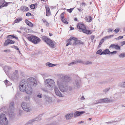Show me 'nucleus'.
<instances>
[{
  "instance_id": "obj_1",
  "label": "nucleus",
  "mask_w": 125,
  "mask_h": 125,
  "mask_svg": "<svg viewBox=\"0 0 125 125\" xmlns=\"http://www.w3.org/2000/svg\"><path fill=\"white\" fill-rule=\"evenodd\" d=\"M70 78L67 76H62L58 80L57 85L60 90L63 92H66L67 90V86L66 85V83L70 81Z\"/></svg>"
},
{
  "instance_id": "obj_2",
  "label": "nucleus",
  "mask_w": 125,
  "mask_h": 125,
  "mask_svg": "<svg viewBox=\"0 0 125 125\" xmlns=\"http://www.w3.org/2000/svg\"><path fill=\"white\" fill-rule=\"evenodd\" d=\"M29 84L31 86H36L37 84V82L33 78H30L28 79L27 81L25 82L23 80L21 81V83L19 85V88L21 91H25V88L27 86V85Z\"/></svg>"
},
{
  "instance_id": "obj_3",
  "label": "nucleus",
  "mask_w": 125,
  "mask_h": 125,
  "mask_svg": "<svg viewBox=\"0 0 125 125\" xmlns=\"http://www.w3.org/2000/svg\"><path fill=\"white\" fill-rule=\"evenodd\" d=\"M45 83L48 90H52L53 89L55 85V82L53 80L50 79H47L45 80Z\"/></svg>"
},
{
  "instance_id": "obj_4",
  "label": "nucleus",
  "mask_w": 125,
  "mask_h": 125,
  "mask_svg": "<svg viewBox=\"0 0 125 125\" xmlns=\"http://www.w3.org/2000/svg\"><path fill=\"white\" fill-rule=\"evenodd\" d=\"M77 28L80 31H82L83 32L86 34H91L92 33L91 31L86 30L84 25L82 23H80L78 24Z\"/></svg>"
},
{
  "instance_id": "obj_5",
  "label": "nucleus",
  "mask_w": 125,
  "mask_h": 125,
  "mask_svg": "<svg viewBox=\"0 0 125 125\" xmlns=\"http://www.w3.org/2000/svg\"><path fill=\"white\" fill-rule=\"evenodd\" d=\"M42 40L51 48H54V44L52 41L45 36L42 37Z\"/></svg>"
},
{
  "instance_id": "obj_6",
  "label": "nucleus",
  "mask_w": 125,
  "mask_h": 125,
  "mask_svg": "<svg viewBox=\"0 0 125 125\" xmlns=\"http://www.w3.org/2000/svg\"><path fill=\"white\" fill-rule=\"evenodd\" d=\"M8 120L5 115L3 114L0 115V125H7Z\"/></svg>"
},
{
  "instance_id": "obj_7",
  "label": "nucleus",
  "mask_w": 125,
  "mask_h": 125,
  "mask_svg": "<svg viewBox=\"0 0 125 125\" xmlns=\"http://www.w3.org/2000/svg\"><path fill=\"white\" fill-rule=\"evenodd\" d=\"M28 39L29 41L34 44L38 43L41 41V39L39 38L33 36L28 37Z\"/></svg>"
},
{
  "instance_id": "obj_8",
  "label": "nucleus",
  "mask_w": 125,
  "mask_h": 125,
  "mask_svg": "<svg viewBox=\"0 0 125 125\" xmlns=\"http://www.w3.org/2000/svg\"><path fill=\"white\" fill-rule=\"evenodd\" d=\"M36 86H31L29 84V83H28V84L27 85V86L25 88V91L26 93L28 94H31L32 92V90L31 87H32L33 86L35 87Z\"/></svg>"
},
{
  "instance_id": "obj_9",
  "label": "nucleus",
  "mask_w": 125,
  "mask_h": 125,
  "mask_svg": "<svg viewBox=\"0 0 125 125\" xmlns=\"http://www.w3.org/2000/svg\"><path fill=\"white\" fill-rule=\"evenodd\" d=\"M21 106L24 111L27 112H29L31 110V108L28 104L25 102H23L22 103Z\"/></svg>"
},
{
  "instance_id": "obj_10",
  "label": "nucleus",
  "mask_w": 125,
  "mask_h": 125,
  "mask_svg": "<svg viewBox=\"0 0 125 125\" xmlns=\"http://www.w3.org/2000/svg\"><path fill=\"white\" fill-rule=\"evenodd\" d=\"M18 73V70H15L13 72V75L10 76V78L13 80H17L19 78Z\"/></svg>"
},
{
  "instance_id": "obj_11",
  "label": "nucleus",
  "mask_w": 125,
  "mask_h": 125,
  "mask_svg": "<svg viewBox=\"0 0 125 125\" xmlns=\"http://www.w3.org/2000/svg\"><path fill=\"white\" fill-rule=\"evenodd\" d=\"M71 39H73V40L74 41L73 42V45H75L77 44H83L84 43L82 42L80 40H78V39L73 37H71Z\"/></svg>"
},
{
  "instance_id": "obj_12",
  "label": "nucleus",
  "mask_w": 125,
  "mask_h": 125,
  "mask_svg": "<svg viewBox=\"0 0 125 125\" xmlns=\"http://www.w3.org/2000/svg\"><path fill=\"white\" fill-rule=\"evenodd\" d=\"M73 86L74 88L77 89L79 88L81 86L80 81L78 80H75L73 82Z\"/></svg>"
},
{
  "instance_id": "obj_13",
  "label": "nucleus",
  "mask_w": 125,
  "mask_h": 125,
  "mask_svg": "<svg viewBox=\"0 0 125 125\" xmlns=\"http://www.w3.org/2000/svg\"><path fill=\"white\" fill-rule=\"evenodd\" d=\"M41 116L42 115H39L35 119L30 120L25 124V125H28L29 124H31L33 123L35 121H39L41 119V118H40Z\"/></svg>"
},
{
  "instance_id": "obj_14",
  "label": "nucleus",
  "mask_w": 125,
  "mask_h": 125,
  "mask_svg": "<svg viewBox=\"0 0 125 125\" xmlns=\"http://www.w3.org/2000/svg\"><path fill=\"white\" fill-rule=\"evenodd\" d=\"M54 91L55 94L57 96L60 97H64V95L61 93L57 87L55 86L54 87Z\"/></svg>"
},
{
  "instance_id": "obj_15",
  "label": "nucleus",
  "mask_w": 125,
  "mask_h": 125,
  "mask_svg": "<svg viewBox=\"0 0 125 125\" xmlns=\"http://www.w3.org/2000/svg\"><path fill=\"white\" fill-rule=\"evenodd\" d=\"M109 48H112L115 49L116 50H120L121 46H119L118 44H111Z\"/></svg>"
},
{
  "instance_id": "obj_16",
  "label": "nucleus",
  "mask_w": 125,
  "mask_h": 125,
  "mask_svg": "<svg viewBox=\"0 0 125 125\" xmlns=\"http://www.w3.org/2000/svg\"><path fill=\"white\" fill-rule=\"evenodd\" d=\"M110 102L109 99L107 98L101 99L98 101V102L96 103L93 104H94L99 103H107Z\"/></svg>"
},
{
  "instance_id": "obj_17",
  "label": "nucleus",
  "mask_w": 125,
  "mask_h": 125,
  "mask_svg": "<svg viewBox=\"0 0 125 125\" xmlns=\"http://www.w3.org/2000/svg\"><path fill=\"white\" fill-rule=\"evenodd\" d=\"M14 41H13L12 40H10L9 39H8L5 41L4 46H7L9 44H14Z\"/></svg>"
},
{
  "instance_id": "obj_18",
  "label": "nucleus",
  "mask_w": 125,
  "mask_h": 125,
  "mask_svg": "<svg viewBox=\"0 0 125 125\" xmlns=\"http://www.w3.org/2000/svg\"><path fill=\"white\" fill-rule=\"evenodd\" d=\"M10 2H4V0H0V4H1L0 5V7H2L4 6H6L8 5V4Z\"/></svg>"
},
{
  "instance_id": "obj_19",
  "label": "nucleus",
  "mask_w": 125,
  "mask_h": 125,
  "mask_svg": "<svg viewBox=\"0 0 125 125\" xmlns=\"http://www.w3.org/2000/svg\"><path fill=\"white\" fill-rule=\"evenodd\" d=\"M85 113V112L84 111H77L75 112L74 116V117L78 116Z\"/></svg>"
},
{
  "instance_id": "obj_20",
  "label": "nucleus",
  "mask_w": 125,
  "mask_h": 125,
  "mask_svg": "<svg viewBox=\"0 0 125 125\" xmlns=\"http://www.w3.org/2000/svg\"><path fill=\"white\" fill-rule=\"evenodd\" d=\"M11 69V67L8 66H5L4 68V70L7 74L8 72L10 71Z\"/></svg>"
},
{
  "instance_id": "obj_21",
  "label": "nucleus",
  "mask_w": 125,
  "mask_h": 125,
  "mask_svg": "<svg viewBox=\"0 0 125 125\" xmlns=\"http://www.w3.org/2000/svg\"><path fill=\"white\" fill-rule=\"evenodd\" d=\"M45 8L46 9V16H49L51 14L50 8L47 6H46Z\"/></svg>"
},
{
  "instance_id": "obj_22",
  "label": "nucleus",
  "mask_w": 125,
  "mask_h": 125,
  "mask_svg": "<svg viewBox=\"0 0 125 125\" xmlns=\"http://www.w3.org/2000/svg\"><path fill=\"white\" fill-rule=\"evenodd\" d=\"M19 10H21L23 12L28 11L29 10L28 7H27L25 6H21L20 9H19Z\"/></svg>"
},
{
  "instance_id": "obj_23",
  "label": "nucleus",
  "mask_w": 125,
  "mask_h": 125,
  "mask_svg": "<svg viewBox=\"0 0 125 125\" xmlns=\"http://www.w3.org/2000/svg\"><path fill=\"white\" fill-rule=\"evenodd\" d=\"M73 115V113H70L66 115L65 116V117L67 119H69L72 117Z\"/></svg>"
},
{
  "instance_id": "obj_24",
  "label": "nucleus",
  "mask_w": 125,
  "mask_h": 125,
  "mask_svg": "<svg viewBox=\"0 0 125 125\" xmlns=\"http://www.w3.org/2000/svg\"><path fill=\"white\" fill-rule=\"evenodd\" d=\"M85 18L86 21L88 22H91L92 20V18L90 16H86Z\"/></svg>"
},
{
  "instance_id": "obj_25",
  "label": "nucleus",
  "mask_w": 125,
  "mask_h": 125,
  "mask_svg": "<svg viewBox=\"0 0 125 125\" xmlns=\"http://www.w3.org/2000/svg\"><path fill=\"white\" fill-rule=\"evenodd\" d=\"M14 103L13 102H11L10 104L9 108L10 110V112H12L14 109Z\"/></svg>"
},
{
  "instance_id": "obj_26",
  "label": "nucleus",
  "mask_w": 125,
  "mask_h": 125,
  "mask_svg": "<svg viewBox=\"0 0 125 125\" xmlns=\"http://www.w3.org/2000/svg\"><path fill=\"white\" fill-rule=\"evenodd\" d=\"M45 97L46 101L48 103H50L52 102L51 98L48 96L47 95H45Z\"/></svg>"
},
{
  "instance_id": "obj_27",
  "label": "nucleus",
  "mask_w": 125,
  "mask_h": 125,
  "mask_svg": "<svg viewBox=\"0 0 125 125\" xmlns=\"http://www.w3.org/2000/svg\"><path fill=\"white\" fill-rule=\"evenodd\" d=\"M46 65L47 66L53 67L56 66L57 64H52L49 62H47L46 63Z\"/></svg>"
},
{
  "instance_id": "obj_28",
  "label": "nucleus",
  "mask_w": 125,
  "mask_h": 125,
  "mask_svg": "<svg viewBox=\"0 0 125 125\" xmlns=\"http://www.w3.org/2000/svg\"><path fill=\"white\" fill-rule=\"evenodd\" d=\"M25 21L27 24L30 27H32L33 26V25L32 23L29 21L27 19L25 20Z\"/></svg>"
},
{
  "instance_id": "obj_29",
  "label": "nucleus",
  "mask_w": 125,
  "mask_h": 125,
  "mask_svg": "<svg viewBox=\"0 0 125 125\" xmlns=\"http://www.w3.org/2000/svg\"><path fill=\"white\" fill-rule=\"evenodd\" d=\"M103 54H107L110 53V52L109 49H106L103 51Z\"/></svg>"
},
{
  "instance_id": "obj_30",
  "label": "nucleus",
  "mask_w": 125,
  "mask_h": 125,
  "mask_svg": "<svg viewBox=\"0 0 125 125\" xmlns=\"http://www.w3.org/2000/svg\"><path fill=\"white\" fill-rule=\"evenodd\" d=\"M82 62L81 60H78L76 61H75L74 62H73L71 63H70L68 64L69 66H71L73 65V64H75L77 63H80Z\"/></svg>"
},
{
  "instance_id": "obj_31",
  "label": "nucleus",
  "mask_w": 125,
  "mask_h": 125,
  "mask_svg": "<svg viewBox=\"0 0 125 125\" xmlns=\"http://www.w3.org/2000/svg\"><path fill=\"white\" fill-rule=\"evenodd\" d=\"M22 20V18H17L14 21V23H19L20 21H21Z\"/></svg>"
},
{
  "instance_id": "obj_32",
  "label": "nucleus",
  "mask_w": 125,
  "mask_h": 125,
  "mask_svg": "<svg viewBox=\"0 0 125 125\" xmlns=\"http://www.w3.org/2000/svg\"><path fill=\"white\" fill-rule=\"evenodd\" d=\"M71 37L68 40V42H69L68 43H67L66 45V46H68L70 44H73L72 42H72V40L73 39H71Z\"/></svg>"
},
{
  "instance_id": "obj_33",
  "label": "nucleus",
  "mask_w": 125,
  "mask_h": 125,
  "mask_svg": "<svg viewBox=\"0 0 125 125\" xmlns=\"http://www.w3.org/2000/svg\"><path fill=\"white\" fill-rule=\"evenodd\" d=\"M4 82L6 85L7 86H9L11 85V83L7 80H5Z\"/></svg>"
},
{
  "instance_id": "obj_34",
  "label": "nucleus",
  "mask_w": 125,
  "mask_h": 125,
  "mask_svg": "<svg viewBox=\"0 0 125 125\" xmlns=\"http://www.w3.org/2000/svg\"><path fill=\"white\" fill-rule=\"evenodd\" d=\"M113 36L114 35H111L109 36H106L104 37L103 39L104 40L108 39H110L111 38L113 37Z\"/></svg>"
},
{
  "instance_id": "obj_35",
  "label": "nucleus",
  "mask_w": 125,
  "mask_h": 125,
  "mask_svg": "<svg viewBox=\"0 0 125 125\" xmlns=\"http://www.w3.org/2000/svg\"><path fill=\"white\" fill-rule=\"evenodd\" d=\"M119 85L121 87L125 88V82L120 83Z\"/></svg>"
},
{
  "instance_id": "obj_36",
  "label": "nucleus",
  "mask_w": 125,
  "mask_h": 125,
  "mask_svg": "<svg viewBox=\"0 0 125 125\" xmlns=\"http://www.w3.org/2000/svg\"><path fill=\"white\" fill-rule=\"evenodd\" d=\"M37 3H35L34 4H32L30 6V8L32 9H34L35 7L36 6H37Z\"/></svg>"
},
{
  "instance_id": "obj_37",
  "label": "nucleus",
  "mask_w": 125,
  "mask_h": 125,
  "mask_svg": "<svg viewBox=\"0 0 125 125\" xmlns=\"http://www.w3.org/2000/svg\"><path fill=\"white\" fill-rule=\"evenodd\" d=\"M103 52H102V50L101 49H100L98 50L96 52V53L100 55H101L103 54Z\"/></svg>"
},
{
  "instance_id": "obj_38",
  "label": "nucleus",
  "mask_w": 125,
  "mask_h": 125,
  "mask_svg": "<svg viewBox=\"0 0 125 125\" xmlns=\"http://www.w3.org/2000/svg\"><path fill=\"white\" fill-rule=\"evenodd\" d=\"M62 21L65 24H68V22L67 21V19L64 18L63 19H62Z\"/></svg>"
},
{
  "instance_id": "obj_39",
  "label": "nucleus",
  "mask_w": 125,
  "mask_h": 125,
  "mask_svg": "<svg viewBox=\"0 0 125 125\" xmlns=\"http://www.w3.org/2000/svg\"><path fill=\"white\" fill-rule=\"evenodd\" d=\"M10 37H13V38H14L16 40H18V38L17 37L15 36H14V35H10L8 36L7 37V38H9Z\"/></svg>"
},
{
  "instance_id": "obj_40",
  "label": "nucleus",
  "mask_w": 125,
  "mask_h": 125,
  "mask_svg": "<svg viewBox=\"0 0 125 125\" xmlns=\"http://www.w3.org/2000/svg\"><path fill=\"white\" fill-rule=\"evenodd\" d=\"M119 56L120 58H123L125 57V53H122L119 55Z\"/></svg>"
},
{
  "instance_id": "obj_41",
  "label": "nucleus",
  "mask_w": 125,
  "mask_h": 125,
  "mask_svg": "<svg viewBox=\"0 0 125 125\" xmlns=\"http://www.w3.org/2000/svg\"><path fill=\"white\" fill-rule=\"evenodd\" d=\"M65 14V13L64 12H63L62 13V14H61L60 16L61 17V20L63 19L64 18V15Z\"/></svg>"
},
{
  "instance_id": "obj_42",
  "label": "nucleus",
  "mask_w": 125,
  "mask_h": 125,
  "mask_svg": "<svg viewBox=\"0 0 125 125\" xmlns=\"http://www.w3.org/2000/svg\"><path fill=\"white\" fill-rule=\"evenodd\" d=\"M123 36H119L117 38H115L114 39V40H119L123 38Z\"/></svg>"
},
{
  "instance_id": "obj_43",
  "label": "nucleus",
  "mask_w": 125,
  "mask_h": 125,
  "mask_svg": "<svg viewBox=\"0 0 125 125\" xmlns=\"http://www.w3.org/2000/svg\"><path fill=\"white\" fill-rule=\"evenodd\" d=\"M92 63V62L90 61H86L85 63V64L86 65L91 64Z\"/></svg>"
},
{
  "instance_id": "obj_44",
  "label": "nucleus",
  "mask_w": 125,
  "mask_h": 125,
  "mask_svg": "<svg viewBox=\"0 0 125 125\" xmlns=\"http://www.w3.org/2000/svg\"><path fill=\"white\" fill-rule=\"evenodd\" d=\"M43 21L44 23L46 24V25L47 26H48L49 25V23H48V22H47L46 20L45 19H44L43 20Z\"/></svg>"
},
{
  "instance_id": "obj_45",
  "label": "nucleus",
  "mask_w": 125,
  "mask_h": 125,
  "mask_svg": "<svg viewBox=\"0 0 125 125\" xmlns=\"http://www.w3.org/2000/svg\"><path fill=\"white\" fill-rule=\"evenodd\" d=\"M74 9V8H71L69 9H68L67 10L70 13H71L73 10Z\"/></svg>"
},
{
  "instance_id": "obj_46",
  "label": "nucleus",
  "mask_w": 125,
  "mask_h": 125,
  "mask_svg": "<svg viewBox=\"0 0 125 125\" xmlns=\"http://www.w3.org/2000/svg\"><path fill=\"white\" fill-rule=\"evenodd\" d=\"M25 98L26 100L28 101L29 100L30 97L29 96H27L25 97Z\"/></svg>"
},
{
  "instance_id": "obj_47",
  "label": "nucleus",
  "mask_w": 125,
  "mask_h": 125,
  "mask_svg": "<svg viewBox=\"0 0 125 125\" xmlns=\"http://www.w3.org/2000/svg\"><path fill=\"white\" fill-rule=\"evenodd\" d=\"M110 88H106L103 90V91L105 93H106L108 91L110 90Z\"/></svg>"
},
{
  "instance_id": "obj_48",
  "label": "nucleus",
  "mask_w": 125,
  "mask_h": 125,
  "mask_svg": "<svg viewBox=\"0 0 125 125\" xmlns=\"http://www.w3.org/2000/svg\"><path fill=\"white\" fill-rule=\"evenodd\" d=\"M11 47L13 48H14L15 49L17 50H19V48L13 45L11 46Z\"/></svg>"
},
{
  "instance_id": "obj_49",
  "label": "nucleus",
  "mask_w": 125,
  "mask_h": 125,
  "mask_svg": "<svg viewBox=\"0 0 125 125\" xmlns=\"http://www.w3.org/2000/svg\"><path fill=\"white\" fill-rule=\"evenodd\" d=\"M120 45L121 46H123L125 45V41L121 42H120Z\"/></svg>"
},
{
  "instance_id": "obj_50",
  "label": "nucleus",
  "mask_w": 125,
  "mask_h": 125,
  "mask_svg": "<svg viewBox=\"0 0 125 125\" xmlns=\"http://www.w3.org/2000/svg\"><path fill=\"white\" fill-rule=\"evenodd\" d=\"M120 30V29L119 28H117L115 29L114 30V32L116 33H117Z\"/></svg>"
},
{
  "instance_id": "obj_51",
  "label": "nucleus",
  "mask_w": 125,
  "mask_h": 125,
  "mask_svg": "<svg viewBox=\"0 0 125 125\" xmlns=\"http://www.w3.org/2000/svg\"><path fill=\"white\" fill-rule=\"evenodd\" d=\"M104 40L103 38L100 41L99 45H101L102 44V43L104 42Z\"/></svg>"
},
{
  "instance_id": "obj_52",
  "label": "nucleus",
  "mask_w": 125,
  "mask_h": 125,
  "mask_svg": "<svg viewBox=\"0 0 125 125\" xmlns=\"http://www.w3.org/2000/svg\"><path fill=\"white\" fill-rule=\"evenodd\" d=\"M94 36L93 35H92L91 36V38L92 40V42H93V40L94 39Z\"/></svg>"
},
{
  "instance_id": "obj_53",
  "label": "nucleus",
  "mask_w": 125,
  "mask_h": 125,
  "mask_svg": "<svg viewBox=\"0 0 125 125\" xmlns=\"http://www.w3.org/2000/svg\"><path fill=\"white\" fill-rule=\"evenodd\" d=\"M117 52V51H113V52H110V53L109 54H116Z\"/></svg>"
},
{
  "instance_id": "obj_54",
  "label": "nucleus",
  "mask_w": 125,
  "mask_h": 125,
  "mask_svg": "<svg viewBox=\"0 0 125 125\" xmlns=\"http://www.w3.org/2000/svg\"><path fill=\"white\" fill-rule=\"evenodd\" d=\"M113 30V29L112 28H110L108 29V32H111Z\"/></svg>"
},
{
  "instance_id": "obj_55",
  "label": "nucleus",
  "mask_w": 125,
  "mask_h": 125,
  "mask_svg": "<svg viewBox=\"0 0 125 125\" xmlns=\"http://www.w3.org/2000/svg\"><path fill=\"white\" fill-rule=\"evenodd\" d=\"M42 94H38L37 95V96L39 98H41L42 97Z\"/></svg>"
},
{
  "instance_id": "obj_56",
  "label": "nucleus",
  "mask_w": 125,
  "mask_h": 125,
  "mask_svg": "<svg viewBox=\"0 0 125 125\" xmlns=\"http://www.w3.org/2000/svg\"><path fill=\"white\" fill-rule=\"evenodd\" d=\"M10 50H5L4 51V52H10Z\"/></svg>"
},
{
  "instance_id": "obj_57",
  "label": "nucleus",
  "mask_w": 125,
  "mask_h": 125,
  "mask_svg": "<svg viewBox=\"0 0 125 125\" xmlns=\"http://www.w3.org/2000/svg\"><path fill=\"white\" fill-rule=\"evenodd\" d=\"M31 14L30 13L28 12L26 13V16H30L31 15Z\"/></svg>"
},
{
  "instance_id": "obj_58",
  "label": "nucleus",
  "mask_w": 125,
  "mask_h": 125,
  "mask_svg": "<svg viewBox=\"0 0 125 125\" xmlns=\"http://www.w3.org/2000/svg\"><path fill=\"white\" fill-rule=\"evenodd\" d=\"M73 88L71 86H69V89L70 91H71L72 90Z\"/></svg>"
},
{
  "instance_id": "obj_59",
  "label": "nucleus",
  "mask_w": 125,
  "mask_h": 125,
  "mask_svg": "<svg viewBox=\"0 0 125 125\" xmlns=\"http://www.w3.org/2000/svg\"><path fill=\"white\" fill-rule=\"evenodd\" d=\"M116 122V121H111L110 122H106V123H107V124L113 123H114V122Z\"/></svg>"
},
{
  "instance_id": "obj_60",
  "label": "nucleus",
  "mask_w": 125,
  "mask_h": 125,
  "mask_svg": "<svg viewBox=\"0 0 125 125\" xmlns=\"http://www.w3.org/2000/svg\"><path fill=\"white\" fill-rule=\"evenodd\" d=\"M85 99V98L83 96H82L81 98V99L82 100H84Z\"/></svg>"
},
{
  "instance_id": "obj_61",
  "label": "nucleus",
  "mask_w": 125,
  "mask_h": 125,
  "mask_svg": "<svg viewBox=\"0 0 125 125\" xmlns=\"http://www.w3.org/2000/svg\"><path fill=\"white\" fill-rule=\"evenodd\" d=\"M70 30H73L74 29V28L73 27H72L71 26H70Z\"/></svg>"
},
{
  "instance_id": "obj_62",
  "label": "nucleus",
  "mask_w": 125,
  "mask_h": 125,
  "mask_svg": "<svg viewBox=\"0 0 125 125\" xmlns=\"http://www.w3.org/2000/svg\"><path fill=\"white\" fill-rule=\"evenodd\" d=\"M83 122H84L83 121H80L78 123L79 124H81V123H83Z\"/></svg>"
},
{
  "instance_id": "obj_63",
  "label": "nucleus",
  "mask_w": 125,
  "mask_h": 125,
  "mask_svg": "<svg viewBox=\"0 0 125 125\" xmlns=\"http://www.w3.org/2000/svg\"><path fill=\"white\" fill-rule=\"evenodd\" d=\"M43 90L45 92H46L47 93H48V91L47 90H45V89H44V90Z\"/></svg>"
},
{
  "instance_id": "obj_64",
  "label": "nucleus",
  "mask_w": 125,
  "mask_h": 125,
  "mask_svg": "<svg viewBox=\"0 0 125 125\" xmlns=\"http://www.w3.org/2000/svg\"><path fill=\"white\" fill-rule=\"evenodd\" d=\"M24 42L25 44V45L26 46H27V43L25 41H24Z\"/></svg>"
}]
</instances>
